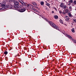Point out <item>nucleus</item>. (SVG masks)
Wrapping results in <instances>:
<instances>
[{
	"instance_id": "obj_20",
	"label": "nucleus",
	"mask_w": 76,
	"mask_h": 76,
	"mask_svg": "<svg viewBox=\"0 0 76 76\" xmlns=\"http://www.w3.org/2000/svg\"><path fill=\"white\" fill-rule=\"evenodd\" d=\"M73 21L74 22H75V23H76V19L75 18H74L73 19Z\"/></svg>"
},
{
	"instance_id": "obj_25",
	"label": "nucleus",
	"mask_w": 76,
	"mask_h": 76,
	"mask_svg": "<svg viewBox=\"0 0 76 76\" xmlns=\"http://www.w3.org/2000/svg\"><path fill=\"white\" fill-rule=\"evenodd\" d=\"M12 2H14V0H11Z\"/></svg>"
},
{
	"instance_id": "obj_29",
	"label": "nucleus",
	"mask_w": 76,
	"mask_h": 76,
	"mask_svg": "<svg viewBox=\"0 0 76 76\" xmlns=\"http://www.w3.org/2000/svg\"><path fill=\"white\" fill-rule=\"evenodd\" d=\"M68 18V16H66L65 17V18Z\"/></svg>"
},
{
	"instance_id": "obj_11",
	"label": "nucleus",
	"mask_w": 76,
	"mask_h": 76,
	"mask_svg": "<svg viewBox=\"0 0 76 76\" xmlns=\"http://www.w3.org/2000/svg\"><path fill=\"white\" fill-rule=\"evenodd\" d=\"M66 36L67 37H68L70 39H71L72 38V37H71V36H70V35H66Z\"/></svg>"
},
{
	"instance_id": "obj_21",
	"label": "nucleus",
	"mask_w": 76,
	"mask_h": 76,
	"mask_svg": "<svg viewBox=\"0 0 76 76\" xmlns=\"http://www.w3.org/2000/svg\"><path fill=\"white\" fill-rule=\"evenodd\" d=\"M4 54H7V51H5L4 52Z\"/></svg>"
},
{
	"instance_id": "obj_14",
	"label": "nucleus",
	"mask_w": 76,
	"mask_h": 76,
	"mask_svg": "<svg viewBox=\"0 0 76 76\" xmlns=\"http://www.w3.org/2000/svg\"><path fill=\"white\" fill-rule=\"evenodd\" d=\"M72 32L74 33L75 32V29L74 28H73L72 29Z\"/></svg>"
},
{
	"instance_id": "obj_33",
	"label": "nucleus",
	"mask_w": 76,
	"mask_h": 76,
	"mask_svg": "<svg viewBox=\"0 0 76 76\" xmlns=\"http://www.w3.org/2000/svg\"><path fill=\"white\" fill-rule=\"evenodd\" d=\"M36 7V8H37V9H38V7Z\"/></svg>"
},
{
	"instance_id": "obj_9",
	"label": "nucleus",
	"mask_w": 76,
	"mask_h": 76,
	"mask_svg": "<svg viewBox=\"0 0 76 76\" xmlns=\"http://www.w3.org/2000/svg\"><path fill=\"white\" fill-rule=\"evenodd\" d=\"M68 15L69 16V17H71L72 15L71 14V12H69L68 13Z\"/></svg>"
},
{
	"instance_id": "obj_37",
	"label": "nucleus",
	"mask_w": 76,
	"mask_h": 76,
	"mask_svg": "<svg viewBox=\"0 0 76 76\" xmlns=\"http://www.w3.org/2000/svg\"><path fill=\"white\" fill-rule=\"evenodd\" d=\"M55 9H56H56H57L56 8H55Z\"/></svg>"
},
{
	"instance_id": "obj_15",
	"label": "nucleus",
	"mask_w": 76,
	"mask_h": 76,
	"mask_svg": "<svg viewBox=\"0 0 76 76\" xmlns=\"http://www.w3.org/2000/svg\"><path fill=\"white\" fill-rule=\"evenodd\" d=\"M41 5H43L44 4V2L43 1H42L40 3Z\"/></svg>"
},
{
	"instance_id": "obj_28",
	"label": "nucleus",
	"mask_w": 76,
	"mask_h": 76,
	"mask_svg": "<svg viewBox=\"0 0 76 76\" xmlns=\"http://www.w3.org/2000/svg\"><path fill=\"white\" fill-rule=\"evenodd\" d=\"M46 10H48V8H46Z\"/></svg>"
},
{
	"instance_id": "obj_4",
	"label": "nucleus",
	"mask_w": 76,
	"mask_h": 76,
	"mask_svg": "<svg viewBox=\"0 0 76 76\" xmlns=\"http://www.w3.org/2000/svg\"><path fill=\"white\" fill-rule=\"evenodd\" d=\"M23 6H27V7H28L29 6H30L31 7H32V6H33V5H32L31 4H27V3H26V4H25V5H23Z\"/></svg>"
},
{
	"instance_id": "obj_8",
	"label": "nucleus",
	"mask_w": 76,
	"mask_h": 76,
	"mask_svg": "<svg viewBox=\"0 0 76 76\" xmlns=\"http://www.w3.org/2000/svg\"><path fill=\"white\" fill-rule=\"evenodd\" d=\"M32 4H33L34 6H37V3L35 2H32Z\"/></svg>"
},
{
	"instance_id": "obj_23",
	"label": "nucleus",
	"mask_w": 76,
	"mask_h": 76,
	"mask_svg": "<svg viewBox=\"0 0 76 76\" xmlns=\"http://www.w3.org/2000/svg\"><path fill=\"white\" fill-rule=\"evenodd\" d=\"M69 9L70 10H72V7H69Z\"/></svg>"
},
{
	"instance_id": "obj_2",
	"label": "nucleus",
	"mask_w": 76,
	"mask_h": 76,
	"mask_svg": "<svg viewBox=\"0 0 76 76\" xmlns=\"http://www.w3.org/2000/svg\"><path fill=\"white\" fill-rule=\"evenodd\" d=\"M49 23L51 26H52L53 28L56 29H57V30H58V27H57V26L56 25V24L54 23H53L51 21H50L49 22Z\"/></svg>"
},
{
	"instance_id": "obj_10",
	"label": "nucleus",
	"mask_w": 76,
	"mask_h": 76,
	"mask_svg": "<svg viewBox=\"0 0 76 76\" xmlns=\"http://www.w3.org/2000/svg\"><path fill=\"white\" fill-rule=\"evenodd\" d=\"M60 22L62 24H63V20H61V19H60L59 20Z\"/></svg>"
},
{
	"instance_id": "obj_36",
	"label": "nucleus",
	"mask_w": 76,
	"mask_h": 76,
	"mask_svg": "<svg viewBox=\"0 0 76 76\" xmlns=\"http://www.w3.org/2000/svg\"><path fill=\"white\" fill-rule=\"evenodd\" d=\"M46 3H47V1H45Z\"/></svg>"
},
{
	"instance_id": "obj_16",
	"label": "nucleus",
	"mask_w": 76,
	"mask_h": 76,
	"mask_svg": "<svg viewBox=\"0 0 76 76\" xmlns=\"http://www.w3.org/2000/svg\"><path fill=\"white\" fill-rule=\"evenodd\" d=\"M46 6H50V4L48 3H46Z\"/></svg>"
},
{
	"instance_id": "obj_39",
	"label": "nucleus",
	"mask_w": 76,
	"mask_h": 76,
	"mask_svg": "<svg viewBox=\"0 0 76 76\" xmlns=\"http://www.w3.org/2000/svg\"><path fill=\"white\" fill-rule=\"evenodd\" d=\"M1 8H0V10H1Z\"/></svg>"
},
{
	"instance_id": "obj_19",
	"label": "nucleus",
	"mask_w": 76,
	"mask_h": 76,
	"mask_svg": "<svg viewBox=\"0 0 76 76\" xmlns=\"http://www.w3.org/2000/svg\"><path fill=\"white\" fill-rule=\"evenodd\" d=\"M63 7L64 9H66V8L67 7V6H66V5H64Z\"/></svg>"
},
{
	"instance_id": "obj_6",
	"label": "nucleus",
	"mask_w": 76,
	"mask_h": 76,
	"mask_svg": "<svg viewBox=\"0 0 76 76\" xmlns=\"http://www.w3.org/2000/svg\"><path fill=\"white\" fill-rule=\"evenodd\" d=\"M64 3H61L60 6L61 7H62V8H63V7H64Z\"/></svg>"
},
{
	"instance_id": "obj_17",
	"label": "nucleus",
	"mask_w": 76,
	"mask_h": 76,
	"mask_svg": "<svg viewBox=\"0 0 76 76\" xmlns=\"http://www.w3.org/2000/svg\"><path fill=\"white\" fill-rule=\"evenodd\" d=\"M69 20V18H66V21H67Z\"/></svg>"
},
{
	"instance_id": "obj_27",
	"label": "nucleus",
	"mask_w": 76,
	"mask_h": 76,
	"mask_svg": "<svg viewBox=\"0 0 76 76\" xmlns=\"http://www.w3.org/2000/svg\"><path fill=\"white\" fill-rule=\"evenodd\" d=\"M62 12L61 11H59V13H61Z\"/></svg>"
},
{
	"instance_id": "obj_7",
	"label": "nucleus",
	"mask_w": 76,
	"mask_h": 76,
	"mask_svg": "<svg viewBox=\"0 0 76 76\" xmlns=\"http://www.w3.org/2000/svg\"><path fill=\"white\" fill-rule=\"evenodd\" d=\"M14 4L15 5H18L19 4V2L17 1H15L14 2Z\"/></svg>"
},
{
	"instance_id": "obj_12",
	"label": "nucleus",
	"mask_w": 76,
	"mask_h": 76,
	"mask_svg": "<svg viewBox=\"0 0 76 76\" xmlns=\"http://www.w3.org/2000/svg\"><path fill=\"white\" fill-rule=\"evenodd\" d=\"M54 18L55 19H57L58 18V16L57 15H55L54 16Z\"/></svg>"
},
{
	"instance_id": "obj_40",
	"label": "nucleus",
	"mask_w": 76,
	"mask_h": 76,
	"mask_svg": "<svg viewBox=\"0 0 76 76\" xmlns=\"http://www.w3.org/2000/svg\"><path fill=\"white\" fill-rule=\"evenodd\" d=\"M1 3H0V4Z\"/></svg>"
},
{
	"instance_id": "obj_1",
	"label": "nucleus",
	"mask_w": 76,
	"mask_h": 76,
	"mask_svg": "<svg viewBox=\"0 0 76 76\" xmlns=\"http://www.w3.org/2000/svg\"><path fill=\"white\" fill-rule=\"evenodd\" d=\"M1 7H3V8L4 9H6L8 8V9H12V7H10V5H7L6 6V4H2L1 5Z\"/></svg>"
},
{
	"instance_id": "obj_38",
	"label": "nucleus",
	"mask_w": 76,
	"mask_h": 76,
	"mask_svg": "<svg viewBox=\"0 0 76 76\" xmlns=\"http://www.w3.org/2000/svg\"><path fill=\"white\" fill-rule=\"evenodd\" d=\"M75 10H76V8L75 9Z\"/></svg>"
},
{
	"instance_id": "obj_32",
	"label": "nucleus",
	"mask_w": 76,
	"mask_h": 76,
	"mask_svg": "<svg viewBox=\"0 0 76 76\" xmlns=\"http://www.w3.org/2000/svg\"><path fill=\"white\" fill-rule=\"evenodd\" d=\"M45 20H47V19L45 18Z\"/></svg>"
},
{
	"instance_id": "obj_31",
	"label": "nucleus",
	"mask_w": 76,
	"mask_h": 76,
	"mask_svg": "<svg viewBox=\"0 0 76 76\" xmlns=\"http://www.w3.org/2000/svg\"><path fill=\"white\" fill-rule=\"evenodd\" d=\"M52 13H54V11H53L52 12Z\"/></svg>"
},
{
	"instance_id": "obj_5",
	"label": "nucleus",
	"mask_w": 76,
	"mask_h": 76,
	"mask_svg": "<svg viewBox=\"0 0 76 76\" xmlns=\"http://www.w3.org/2000/svg\"><path fill=\"white\" fill-rule=\"evenodd\" d=\"M18 1L21 3V4H22V5H25V3L22 1V0H18Z\"/></svg>"
},
{
	"instance_id": "obj_34",
	"label": "nucleus",
	"mask_w": 76,
	"mask_h": 76,
	"mask_svg": "<svg viewBox=\"0 0 76 76\" xmlns=\"http://www.w3.org/2000/svg\"><path fill=\"white\" fill-rule=\"evenodd\" d=\"M63 13L64 14H65L64 12H63Z\"/></svg>"
},
{
	"instance_id": "obj_30",
	"label": "nucleus",
	"mask_w": 76,
	"mask_h": 76,
	"mask_svg": "<svg viewBox=\"0 0 76 76\" xmlns=\"http://www.w3.org/2000/svg\"><path fill=\"white\" fill-rule=\"evenodd\" d=\"M68 5H69V6H70V4L69 3V4H68Z\"/></svg>"
},
{
	"instance_id": "obj_24",
	"label": "nucleus",
	"mask_w": 76,
	"mask_h": 76,
	"mask_svg": "<svg viewBox=\"0 0 76 76\" xmlns=\"http://www.w3.org/2000/svg\"><path fill=\"white\" fill-rule=\"evenodd\" d=\"M65 11L66 12H69V10H66Z\"/></svg>"
},
{
	"instance_id": "obj_13",
	"label": "nucleus",
	"mask_w": 76,
	"mask_h": 76,
	"mask_svg": "<svg viewBox=\"0 0 76 76\" xmlns=\"http://www.w3.org/2000/svg\"><path fill=\"white\" fill-rule=\"evenodd\" d=\"M73 2V0H70L69 1V3H72Z\"/></svg>"
},
{
	"instance_id": "obj_3",
	"label": "nucleus",
	"mask_w": 76,
	"mask_h": 76,
	"mask_svg": "<svg viewBox=\"0 0 76 76\" xmlns=\"http://www.w3.org/2000/svg\"><path fill=\"white\" fill-rule=\"evenodd\" d=\"M26 10L25 9L22 8L21 9H19L18 10V12H25Z\"/></svg>"
},
{
	"instance_id": "obj_26",
	"label": "nucleus",
	"mask_w": 76,
	"mask_h": 76,
	"mask_svg": "<svg viewBox=\"0 0 76 76\" xmlns=\"http://www.w3.org/2000/svg\"><path fill=\"white\" fill-rule=\"evenodd\" d=\"M3 3H4V4H6V1H4V2H3Z\"/></svg>"
},
{
	"instance_id": "obj_18",
	"label": "nucleus",
	"mask_w": 76,
	"mask_h": 76,
	"mask_svg": "<svg viewBox=\"0 0 76 76\" xmlns=\"http://www.w3.org/2000/svg\"><path fill=\"white\" fill-rule=\"evenodd\" d=\"M73 41L74 42H75V43H76V40L75 39H72Z\"/></svg>"
},
{
	"instance_id": "obj_35",
	"label": "nucleus",
	"mask_w": 76,
	"mask_h": 76,
	"mask_svg": "<svg viewBox=\"0 0 76 76\" xmlns=\"http://www.w3.org/2000/svg\"><path fill=\"white\" fill-rule=\"evenodd\" d=\"M48 7H49V8H50V6H48Z\"/></svg>"
},
{
	"instance_id": "obj_22",
	"label": "nucleus",
	"mask_w": 76,
	"mask_h": 76,
	"mask_svg": "<svg viewBox=\"0 0 76 76\" xmlns=\"http://www.w3.org/2000/svg\"><path fill=\"white\" fill-rule=\"evenodd\" d=\"M74 3L75 4H76V1H74Z\"/></svg>"
}]
</instances>
